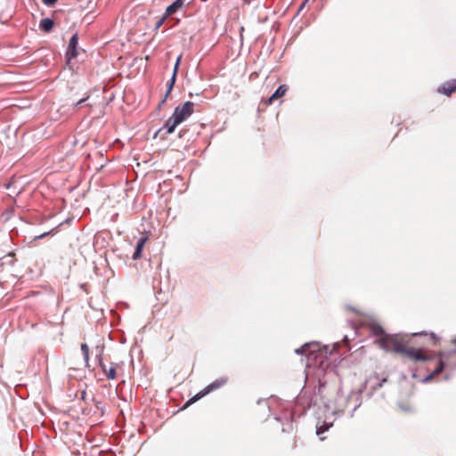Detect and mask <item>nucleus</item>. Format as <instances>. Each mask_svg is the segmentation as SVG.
I'll list each match as a JSON object with an SVG mask.
<instances>
[{"instance_id": "f257e3e1", "label": "nucleus", "mask_w": 456, "mask_h": 456, "mask_svg": "<svg viewBox=\"0 0 456 456\" xmlns=\"http://www.w3.org/2000/svg\"><path fill=\"white\" fill-rule=\"evenodd\" d=\"M296 354H303L305 357V379H310L313 378L317 380L319 388L318 395L301 392L296 398V405L301 406L303 411H305L313 405L318 403V397H322V387L326 385L324 374L326 368L329 366L328 357L331 352H328V346H324L323 348L317 342L305 343L301 347L295 350Z\"/></svg>"}, {"instance_id": "f03ea898", "label": "nucleus", "mask_w": 456, "mask_h": 456, "mask_svg": "<svg viewBox=\"0 0 456 456\" xmlns=\"http://www.w3.org/2000/svg\"><path fill=\"white\" fill-rule=\"evenodd\" d=\"M258 414L266 417V420H273L281 426L282 432H290L293 429L295 410L290 402L281 401L276 397L258 399Z\"/></svg>"}, {"instance_id": "7ed1b4c3", "label": "nucleus", "mask_w": 456, "mask_h": 456, "mask_svg": "<svg viewBox=\"0 0 456 456\" xmlns=\"http://www.w3.org/2000/svg\"><path fill=\"white\" fill-rule=\"evenodd\" d=\"M378 342L382 349L403 354L415 362H427L435 359L434 355L427 354L422 349L406 347L396 337L392 335H385Z\"/></svg>"}, {"instance_id": "20e7f679", "label": "nucleus", "mask_w": 456, "mask_h": 456, "mask_svg": "<svg viewBox=\"0 0 456 456\" xmlns=\"http://www.w3.org/2000/svg\"><path fill=\"white\" fill-rule=\"evenodd\" d=\"M194 103L192 102H185L182 105H178L175 108L174 113L171 116L178 125L183 122L193 113Z\"/></svg>"}, {"instance_id": "39448f33", "label": "nucleus", "mask_w": 456, "mask_h": 456, "mask_svg": "<svg viewBox=\"0 0 456 456\" xmlns=\"http://www.w3.org/2000/svg\"><path fill=\"white\" fill-rule=\"evenodd\" d=\"M341 400L346 402V411L349 412V416L353 417L354 411L360 407L362 404L361 401V392H351L348 396L344 399L341 398Z\"/></svg>"}, {"instance_id": "423d86ee", "label": "nucleus", "mask_w": 456, "mask_h": 456, "mask_svg": "<svg viewBox=\"0 0 456 456\" xmlns=\"http://www.w3.org/2000/svg\"><path fill=\"white\" fill-rule=\"evenodd\" d=\"M78 35L74 34L69 41L66 51V58L69 61L77 57Z\"/></svg>"}, {"instance_id": "0eeeda50", "label": "nucleus", "mask_w": 456, "mask_h": 456, "mask_svg": "<svg viewBox=\"0 0 456 456\" xmlns=\"http://www.w3.org/2000/svg\"><path fill=\"white\" fill-rule=\"evenodd\" d=\"M194 0H175L165 11L166 16H171L178 12L183 7L192 4Z\"/></svg>"}, {"instance_id": "6e6552de", "label": "nucleus", "mask_w": 456, "mask_h": 456, "mask_svg": "<svg viewBox=\"0 0 456 456\" xmlns=\"http://www.w3.org/2000/svg\"><path fill=\"white\" fill-rule=\"evenodd\" d=\"M456 91V79H451L437 88V92L450 96Z\"/></svg>"}, {"instance_id": "1a4fd4ad", "label": "nucleus", "mask_w": 456, "mask_h": 456, "mask_svg": "<svg viewBox=\"0 0 456 456\" xmlns=\"http://www.w3.org/2000/svg\"><path fill=\"white\" fill-rule=\"evenodd\" d=\"M148 240V238L146 236H142L139 238V240L136 242L134 251L133 253L132 258L134 260H137L141 258L144 246Z\"/></svg>"}, {"instance_id": "9d476101", "label": "nucleus", "mask_w": 456, "mask_h": 456, "mask_svg": "<svg viewBox=\"0 0 456 456\" xmlns=\"http://www.w3.org/2000/svg\"><path fill=\"white\" fill-rule=\"evenodd\" d=\"M179 125L176 123L175 120H174L172 118V117H170L163 125L162 127H160L157 133L155 134L154 137H156L158 135L159 133H160L162 130H166V134H170L172 133L175 132V128L178 126Z\"/></svg>"}, {"instance_id": "9b49d317", "label": "nucleus", "mask_w": 456, "mask_h": 456, "mask_svg": "<svg viewBox=\"0 0 456 456\" xmlns=\"http://www.w3.org/2000/svg\"><path fill=\"white\" fill-rule=\"evenodd\" d=\"M175 81H176L175 71H173L171 78L169 79V81L167 82V85L166 94H164L163 99L161 100V102L159 103V105L157 107L158 110H159L161 109L162 105L166 102L167 98L168 97L169 94L172 92V90L175 86Z\"/></svg>"}, {"instance_id": "f8f14e48", "label": "nucleus", "mask_w": 456, "mask_h": 456, "mask_svg": "<svg viewBox=\"0 0 456 456\" xmlns=\"http://www.w3.org/2000/svg\"><path fill=\"white\" fill-rule=\"evenodd\" d=\"M227 380H228V379L226 377H222L220 379H216L215 381H213L212 383L208 384L204 388L205 389V393H207L208 395L209 393L213 392L214 390H216V389L220 388L224 384H226Z\"/></svg>"}, {"instance_id": "ddd939ff", "label": "nucleus", "mask_w": 456, "mask_h": 456, "mask_svg": "<svg viewBox=\"0 0 456 456\" xmlns=\"http://www.w3.org/2000/svg\"><path fill=\"white\" fill-rule=\"evenodd\" d=\"M288 91V86L286 85L280 86L274 93L268 98V100L265 102V104H272L274 100H277L283 96L285 93Z\"/></svg>"}, {"instance_id": "4468645a", "label": "nucleus", "mask_w": 456, "mask_h": 456, "mask_svg": "<svg viewBox=\"0 0 456 456\" xmlns=\"http://www.w3.org/2000/svg\"><path fill=\"white\" fill-rule=\"evenodd\" d=\"M438 357H439V362H438L437 367L433 370V372H431L429 375H428L423 379V381L427 382V381L432 379L436 375L440 374L444 370V366H445V360H447V359L442 358V356H440L439 354H438Z\"/></svg>"}, {"instance_id": "2eb2a0df", "label": "nucleus", "mask_w": 456, "mask_h": 456, "mask_svg": "<svg viewBox=\"0 0 456 456\" xmlns=\"http://www.w3.org/2000/svg\"><path fill=\"white\" fill-rule=\"evenodd\" d=\"M54 20L52 18H44L39 22V28L46 33H49L53 30L54 27Z\"/></svg>"}, {"instance_id": "dca6fc26", "label": "nucleus", "mask_w": 456, "mask_h": 456, "mask_svg": "<svg viewBox=\"0 0 456 456\" xmlns=\"http://www.w3.org/2000/svg\"><path fill=\"white\" fill-rule=\"evenodd\" d=\"M208 394L205 393V389L200 391L199 393H197L195 395H193L192 397H191L183 405V408H186L188 407L189 405L196 403L198 400L201 399L202 397H204L205 395H207Z\"/></svg>"}, {"instance_id": "f3484780", "label": "nucleus", "mask_w": 456, "mask_h": 456, "mask_svg": "<svg viewBox=\"0 0 456 456\" xmlns=\"http://www.w3.org/2000/svg\"><path fill=\"white\" fill-rule=\"evenodd\" d=\"M208 394L205 393V389L200 391L199 393H197L195 395H193L192 397H191L183 405V408H186L188 407L189 405L196 403L198 400L201 399L202 397H204L205 395H207Z\"/></svg>"}, {"instance_id": "a211bd4d", "label": "nucleus", "mask_w": 456, "mask_h": 456, "mask_svg": "<svg viewBox=\"0 0 456 456\" xmlns=\"http://www.w3.org/2000/svg\"><path fill=\"white\" fill-rule=\"evenodd\" d=\"M208 394L205 393V389L200 391L199 393H197L195 395H193L192 397H191L183 405V408H186L188 407L189 405L196 403L198 400L201 399L202 397H204L205 395H207Z\"/></svg>"}, {"instance_id": "6ab92c4d", "label": "nucleus", "mask_w": 456, "mask_h": 456, "mask_svg": "<svg viewBox=\"0 0 456 456\" xmlns=\"http://www.w3.org/2000/svg\"><path fill=\"white\" fill-rule=\"evenodd\" d=\"M208 394L205 393V389L200 391L199 393H197L195 395H193L192 397H191L183 405V408H186L188 407L189 405L196 403L198 400L201 399L202 397H204L205 395H207Z\"/></svg>"}, {"instance_id": "aec40b11", "label": "nucleus", "mask_w": 456, "mask_h": 456, "mask_svg": "<svg viewBox=\"0 0 456 456\" xmlns=\"http://www.w3.org/2000/svg\"><path fill=\"white\" fill-rule=\"evenodd\" d=\"M208 394L205 393V389L200 391L199 393H197L195 395H193L192 397H191L183 405V408H186L188 407L189 405L196 403L198 400L201 399L202 397H204L205 395H207Z\"/></svg>"}, {"instance_id": "412c9836", "label": "nucleus", "mask_w": 456, "mask_h": 456, "mask_svg": "<svg viewBox=\"0 0 456 456\" xmlns=\"http://www.w3.org/2000/svg\"><path fill=\"white\" fill-rule=\"evenodd\" d=\"M370 331L373 335L379 336L380 338H383L385 335H387L384 329L379 324L375 322L370 324Z\"/></svg>"}, {"instance_id": "4be33fe9", "label": "nucleus", "mask_w": 456, "mask_h": 456, "mask_svg": "<svg viewBox=\"0 0 456 456\" xmlns=\"http://www.w3.org/2000/svg\"><path fill=\"white\" fill-rule=\"evenodd\" d=\"M81 351H82V354H83L84 360H85L86 365H88V362H89V347H88L87 344H86V343L81 344Z\"/></svg>"}, {"instance_id": "5701e85b", "label": "nucleus", "mask_w": 456, "mask_h": 456, "mask_svg": "<svg viewBox=\"0 0 456 456\" xmlns=\"http://www.w3.org/2000/svg\"><path fill=\"white\" fill-rule=\"evenodd\" d=\"M108 379H115L117 377L116 370L113 366L110 369H107L106 372H104Z\"/></svg>"}, {"instance_id": "b1692460", "label": "nucleus", "mask_w": 456, "mask_h": 456, "mask_svg": "<svg viewBox=\"0 0 456 456\" xmlns=\"http://www.w3.org/2000/svg\"><path fill=\"white\" fill-rule=\"evenodd\" d=\"M387 378H383L382 379L378 380V382H377V383H375L374 385H372V386H371V389H372V390H371V394H372L374 391H376L377 389L380 388V387L383 386V384H384L385 382H387Z\"/></svg>"}, {"instance_id": "393cba45", "label": "nucleus", "mask_w": 456, "mask_h": 456, "mask_svg": "<svg viewBox=\"0 0 456 456\" xmlns=\"http://www.w3.org/2000/svg\"><path fill=\"white\" fill-rule=\"evenodd\" d=\"M167 17L168 16H166V13L164 12L163 16L156 21L154 30H158L164 24Z\"/></svg>"}, {"instance_id": "a878e982", "label": "nucleus", "mask_w": 456, "mask_h": 456, "mask_svg": "<svg viewBox=\"0 0 456 456\" xmlns=\"http://www.w3.org/2000/svg\"><path fill=\"white\" fill-rule=\"evenodd\" d=\"M181 58L182 56H178L177 59H176V61H175V67H174V70L173 71H175V77H177V73H178V69H179V64H180V61H181Z\"/></svg>"}, {"instance_id": "bb28decb", "label": "nucleus", "mask_w": 456, "mask_h": 456, "mask_svg": "<svg viewBox=\"0 0 456 456\" xmlns=\"http://www.w3.org/2000/svg\"><path fill=\"white\" fill-rule=\"evenodd\" d=\"M57 1L58 0H42L44 4H45L46 6H53L57 3Z\"/></svg>"}, {"instance_id": "cd10ccee", "label": "nucleus", "mask_w": 456, "mask_h": 456, "mask_svg": "<svg viewBox=\"0 0 456 456\" xmlns=\"http://www.w3.org/2000/svg\"><path fill=\"white\" fill-rule=\"evenodd\" d=\"M88 98H89V96L80 99L76 103H74V107H78V106L82 105Z\"/></svg>"}, {"instance_id": "c85d7f7f", "label": "nucleus", "mask_w": 456, "mask_h": 456, "mask_svg": "<svg viewBox=\"0 0 456 456\" xmlns=\"http://www.w3.org/2000/svg\"><path fill=\"white\" fill-rule=\"evenodd\" d=\"M328 429V428L324 427V426H321V427H318L317 428V430H316V434L318 436H320L322 433H323L324 431H326Z\"/></svg>"}, {"instance_id": "c756f323", "label": "nucleus", "mask_w": 456, "mask_h": 456, "mask_svg": "<svg viewBox=\"0 0 456 456\" xmlns=\"http://www.w3.org/2000/svg\"><path fill=\"white\" fill-rule=\"evenodd\" d=\"M53 232V230H51V231L46 232H44V233H42L41 235L37 236L35 239H36V240L43 239V238L46 237L48 234H51Z\"/></svg>"}, {"instance_id": "7c9ffc66", "label": "nucleus", "mask_w": 456, "mask_h": 456, "mask_svg": "<svg viewBox=\"0 0 456 456\" xmlns=\"http://www.w3.org/2000/svg\"><path fill=\"white\" fill-rule=\"evenodd\" d=\"M99 366L101 367V369H102V370L103 372H106V370H107V366H106V364L103 362L102 359H100Z\"/></svg>"}, {"instance_id": "2f4dec72", "label": "nucleus", "mask_w": 456, "mask_h": 456, "mask_svg": "<svg viewBox=\"0 0 456 456\" xmlns=\"http://www.w3.org/2000/svg\"><path fill=\"white\" fill-rule=\"evenodd\" d=\"M95 358H96L97 362L99 363L100 362V359H102V351H100L99 354H96Z\"/></svg>"}, {"instance_id": "473e14b6", "label": "nucleus", "mask_w": 456, "mask_h": 456, "mask_svg": "<svg viewBox=\"0 0 456 456\" xmlns=\"http://www.w3.org/2000/svg\"><path fill=\"white\" fill-rule=\"evenodd\" d=\"M346 411V409H345V408H340V409H338L337 411H335V413H338V412L345 413Z\"/></svg>"}, {"instance_id": "72a5a7b5", "label": "nucleus", "mask_w": 456, "mask_h": 456, "mask_svg": "<svg viewBox=\"0 0 456 456\" xmlns=\"http://www.w3.org/2000/svg\"><path fill=\"white\" fill-rule=\"evenodd\" d=\"M305 4H306V1L302 3L301 5L299 6L298 12L302 11L304 9V7L305 6Z\"/></svg>"}, {"instance_id": "f704fd0d", "label": "nucleus", "mask_w": 456, "mask_h": 456, "mask_svg": "<svg viewBox=\"0 0 456 456\" xmlns=\"http://www.w3.org/2000/svg\"><path fill=\"white\" fill-rule=\"evenodd\" d=\"M86 392L84 390L81 394V398L82 399H85L86 398Z\"/></svg>"}, {"instance_id": "c9c22d12", "label": "nucleus", "mask_w": 456, "mask_h": 456, "mask_svg": "<svg viewBox=\"0 0 456 456\" xmlns=\"http://www.w3.org/2000/svg\"><path fill=\"white\" fill-rule=\"evenodd\" d=\"M100 404H101V402H96V403H95L96 408H98V409H99V408H100Z\"/></svg>"}, {"instance_id": "e433bc0d", "label": "nucleus", "mask_w": 456, "mask_h": 456, "mask_svg": "<svg viewBox=\"0 0 456 456\" xmlns=\"http://www.w3.org/2000/svg\"><path fill=\"white\" fill-rule=\"evenodd\" d=\"M431 337L434 340H436V336L434 333L431 334Z\"/></svg>"}, {"instance_id": "4c0bfd02", "label": "nucleus", "mask_w": 456, "mask_h": 456, "mask_svg": "<svg viewBox=\"0 0 456 456\" xmlns=\"http://www.w3.org/2000/svg\"><path fill=\"white\" fill-rule=\"evenodd\" d=\"M344 340H346V341L348 340L347 336H344Z\"/></svg>"}, {"instance_id": "58836bf2", "label": "nucleus", "mask_w": 456, "mask_h": 456, "mask_svg": "<svg viewBox=\"0 0 456 456\" xmlns=\"http://www.w3.org/2000/svg\"><path fill=\"white\" fill-rule=\"evenodd\" d=\"M452 342L455 344L456 346V338L452 340Z\"/></svg>"}]
</instances>
